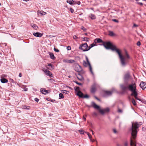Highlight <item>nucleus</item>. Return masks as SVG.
Wrapping results in <instances>:
<instances>
[{
	"label": "nucleus",
	"instance_id": "16",
	"mask_svg": "<svg viewBox=\"0 0 146 146\" xmlns=\"http://www.w3.org/2000/svg\"><path fill=\"white\" fill-rule=\"evenodd\" d=\"M112 94V92L106 91L104 92V95L106 96H111Z\"/></svg>",
	"mask_w": 146,
	"mask_h": 146
},
{
	"label": "nucleus",
	"instance_id": "26",
	"mask_svg": "<svg viewBox=\"0 0 146 146\" xmlns=\"http://www.w3.org/2000/svg\"><path fill=\"white\" fill-rule=\"evenodd\" d=\"M95 46V44L93 43L90 44L89 46H88V50H90L91 48Z\"/></svg>",
	"mask_w": 146,
	"mask_h": 146
},
{
	"label": "nucleus",
	"instance_id": "13",
	"mask_svg": "<svg viewBox=\"0 0 146 146\" xmlns=\"http://www.w3.org/2000/svg\"><path fill=\"white\" fill-rule=\"evenodd\" d=\"M44 72L45 73L46 75L50 77H52V73L51 72L47 70H45L44 71Z\"/></svg>",
	"mask_w": 146,
	"mask_h": 146
},
{
	"label": "nucleus",
	"instance_id": "39",
	"mask_svg": "<svg viewBox=\"0 0 146 146\" xmlns=\"http://www.w3.org/2000/svg\"><path fill=\"white\" fill-rule=\"evenodd\" d=\"M75 82L77 84L79 85H82V84L78 82L77 81H75Z\"/></svg>",
	"mask_w": 146,
	"mask_h": 146
},
{
	"label": "nucleus",
	"instance_id": "35",
	"mask_svg": "<svg viewBox=\"0 0 146 146\" xmlns=\"http://www.w3.org/2000/svg\"><path fill=\"white\" fill-rule=\"evenodd\" d=\"M48 82H53L54 81V79L52 78L48 79Z\"/></svg>",
	"mask_w": 146,
	"mask_h": 146
},
{
	"label": "nucleus",
	"instance_id": "50",
	"mask_svg": "<svg viewBox=\"0 0 146 146\" xmlns=\"http://www.w3.org/2000/svg\"><path fill=\"white\" fill-rule=\"evenodd\" d=\"M128 144L127 142H125L124 143V146H127Z\"/></svg>",
	"mask_w": 146,
	"mask_h": 146
},
{
	"label": "nucleus",
	"instance_id": "29",
	"mask_svg": "<svg viewBox=\"0 0 146 146\" xmlns=\"http://www.w3.org/2000/svg\"><path fill=\"white\" fill-rule=\"evenodd\" d=\"M132 102L135 106H136L137 104L135 100L133 98L132 99Z\"/></svg>",
	"mask_w": 146,
	"mask_h": 146
},
{
	"label": "nucleus",
	"instance_id": "44",
	"mask_svg": "<svg viewBox=\"0 0 146 146\" xmlns=\"http://www.w3.org/2000/svg\"><path fill=\"white\" fill-rule=\"evenodd\" d=\"M137 45L138 46H140L141 45L140 42L139 41H138L137 43Z\"/></svg>",
	"mask_w": 146,
	"mask_h": 146
},
{
	"label": "nucleus",
	"instance_id": "61",
	"mask_svg": "<svg viewBox=\"0 0 146 146\" xmlns=\"http://www.w3.org/2000/svg\"><path fill=\"white\" fill-rule=\"evenodd\" d=\"M23 0V1H26V2L28 1H29V0Z\"/></svg>",
	"mask_w": 146,
	"mask_h": 146
},
{
	"label": "nucleus",
	"instance_id": "52",
	"mask_svg": "<svg viewBox=\"0 0 146 146\" xmlns=\"http://www.w3.org/2000/svg\"><path fill=\"white\" fill-rule=\"evenodd\" d=\"M81 3L80 2V1H78L77 2V4L80 5Z\"/></svg>",
	"mask_w": 146,
	"mask_h": 146
},
{
	"label": "nucleus",
	"instance_id": "51",
	"mask_svg": "<svg viewBox=\"0 0 146 146\" xmlns=\"http://www.w3.org/2000/svg\"><path fill=\"white\" fill-rule=\"evenodd\" d=\"M89 138L90 139V140H91V139H92V136L90 135H89L88 136Z\"/></svg>",
	"mask_w": 146,
	"mask_h": 146
},
{
	"label": "nucleus",
	"instance_id": "53",
	"mask_svg": "<svg viewBox=\"0 0 146 146\" xmlns=\"http://www.w3.org/2000/svg\"><path fill=\"white\" fill-rule=\"evenodd\" d=\"M94 98H95L96 99V100H98V101H99L100 100L96 96H94Z\"/></svg>",
	"mask_w": 146,
	"mask_h": 146
},
{
	"label": "nucleus",
	"instance_id": "3",
	"mask_svg": "<svg viewBox=\"0 0 146 146\" xmlns=\"http://www.w3.org/2000/svg\"><path fill=\"white\" fill-rule=\"evenodd\" d=\"M120 87L122 90L124 91L127 89H128L131 91L137 90L136 86L135 83L130 84L128 86V84L127 85L121 84L120 85Z\"/></svg>",
	"mask_w": 146,
	"mask_h": 146
},
{
	"label": "nucleus",
	"instance_id": "22",
	"mask_svg": "<svg viewBox=\"0 0 146 146\" xmlns=\"http://www.w3.org/2000/svg\"><path fill=\"white\" fill-rule=\"evenodd\" d=\"M66 2L70 5H73V3L74 2V1L73 0H68L66 1Z\"/></svg>",
	"mask_w": 146,
	"mask_h": 146
},
{
	"label": "nucleus",
	"instance_id": "63",
	"mask_svg": "<svg viewBox=\"0 0 146 146\" xmlns=\"http://www.w3.org/2000/svg\"><path fill=\"white\" fill-rule=\"evenodd\" d=\"M91 131L92 132V134H93V135H94V132H93V130H91Z\"/></svg>",
	"mask_w": 146,
	"mask_h": 146
},
{
	"label": "nucleus",
	"instance_id": "8",
	"mask_svg": "<svg viewBox=\"0 0 146 146\" xmlns=\"http://www.w3.org/2000/svg\"><path fill=\"white\" fill-rule=\"evenodd\" d=\"M129 77L130 75L129 73H127L125 75L124 78V83L123 84L126 85L128 84V81L129 80Z\"/></svg>",
	"mask_w": 146,
	"mask_h": 146
},
{
	"label": "nucleus",
	"instance_id": "24",
	"mask_svg": "<svg viewBox=\"0 0 146 146\" xmlns=\"http://www.w3.org/2000/svg\"><path fill=\"white\" fill-rule=\"evenodd\" d=\"M96 40L97 42L98 43H103V42H104L103 41H102V40L100 38H96L95 39V41Z\"/></svg>",
	"mask_w": 146,
	"mask_h": 146
},
{
	"label": "nucleus",
	"instance_id": "32",
	"mask_svg": "<svg viewBox=\"0 0 146 146\" xmlns=\"http://www.w3.org/2000/svg\"><path fill=\"white\" fill-rule=\"evenodd\" d=\"M79 88H80L79 87L76 86L74 88V89L75 91L77 92H78V90H79Z\"/></svg>",
	"mask_w": 146,
	"mask_h": 146
},
{
	"label": "nucleus",
	"instance_id": "23",
	"mask_svg": "<svg viewBox=\"0 0 146 146\" xmlns=\"http://www.w3.org/2000/svg\"><path fill=\"white\" fill-rule=\"evenodd\" d=\"M89 17L92 20L94 19H96L95 16L92 14H91L89 15Z\"/></svg>",
	"mask_w": 146,
	"mask_h": 146
},
{
	"label": "nucleus",
	"instance_id": "46",
	"mask_svg": "<svg viewBox=\"0 0 146 146\" xmlns=\"http://www.w3.org/2000/svg\"><path fill=\"white\" fill-rule=\"evenodd\" d=\"M113 133H117V131L115 129H113Z\"/></svg>",
	"mask_w": 146,
	"mask_h": 146
},
{
	"label": "nucleus",
	"instance_id": "15",
	"mask_svg": "<svg viewBox=\"0 0 146 146\" xmlns=\"http://www.w3.org/2000/svg\"><path fill=\"white\" fill-rule=\"evenodd\" d=\"M40 91L42 94H46L48 93V91L45 90L44 88H41Z\"/></svg>",
	"mask_w": 146,
	"mask_h": 146
},
{
	"label": "nucleus",
	"instance_id": "56",
	"mask_svg": "<svg viewBox=\"0 0 146 146\" xmlns=\"http://www.w3.org/2000/svg\"><path fill=\"white\" fill-rule=\"evenodd\" d=\"M27 90H28V88H25V89H24V90L25 91H27Z\"/></svg>",
	"mask_w": 146,
	"mask_h": 146
},
{
	"label": "nucleus",
	"instance_id": "11",
	"mask_svg": "<svg viewBox=\"0 0 146 146\" xmlns=\"http://www.w3.org/2000/svg\"><path fill=\"white\" fill-rule=\"evenodd\" d=\"M139 86L141 88L144 90L146 88V83L142 81L141 82Z\"/></svg>",
	"mask_w": 146,
	"mask_h": 146
},
{
	"label": "nucleus",
	"instance_id": "64",
	"mask_svg": "<svg viewBox=\"0 0 146 146\" xmlns=\"http://www.w3.org/2000/svg\"><path fill=\"white\" fill-rule=\"evenodd\" d=\"M84 35H85L87 36V35H88V34H87V33H85V34H84Z\"/></svg>",
	"mask_w": 146,
	"mask_h": 146
},
{
	"label": "nucleus",
	"instance_id": "57",
	"mask_svg": "<svg viewBox=\"0 0 146 146\" xmlns=\"http://www.w3.org/2000/svg\"><path fill=\"white\" fill-rule=\"evenodd\" d=\"M87 134V135H88V136L89 135H90V133L88 132H86Z\"/></svg>",
	"mask_w": 146,
	"mask_h": 146
},
{
	"label": "nucleus",
	"instance_id": "9",
	"mask_svg": "<svg viewBox=\"0 0 146 146\" xmlns=\"http://www.w3.org/2000/svg\"><path fill=\"white\" fill-rule=\"evenodd\" d=\"M131 92H132V93L131 94V96H134L136 100H140V99L139 98L137 97L138 94L137 92V90H134Z\"/></svg>",
	"mask_w": 146,
	"mask_h": 146
},
{
	"label": "nucleus",
	"instance_id": "12",
	"mask_svg": "<svg viewBox=\"0 0 146 146\" xmlns=\"http://www.w3.org/2000/svg\"><path fill=\"white\" fill-rule=\"evenodd\" d=\"M96 86L95 84H94L92 86L91 89V92L92 93H94L96 91Z\"/></svg>",
	"mask_w": 146,
	"mask_h": 146
},
{
	"label": "nucleus",
	"instance_id": "5",
	"mask_svg": "<svg viewBox=\"0 0 146 146\" xmlns=\"http://www.w3.org/2000/svg\"><path fill=\"white\" fill-rule=\"evenodd\" d=\"M86 59L87 61V62L85 60L83 61V65L85 66L86 67L88 65L89 66V69L91 73L93 75H94V73L92 70V68L91 64L89 61L88 59L87 56H85Z\"/></svg>",
	"mask_w": 146,
	"mask_h": 146
},
{
	"label": "nucleus",
	"instance_id": "6",
	"mask_svg": "<svg viewBox=\"0 0 146 146\" xmlns=\"http://www.w3.org/2000/svg\"><path fill=\"white\" fill-rule=\"evenodd\" d=\"M79 48L84 52L88 51V46L86 43L81 44L80 45Z\"/></svg>",
	"mask_w": 146,
	"mask_h": 146
},
{
	"label": "nucleus",
	"instance_id": "40",
	"mask_svg": "<svg viewBox=\"0 0 146 146\" xmlns=\"http://www.w3.org/2000/svg\"><path fill=\"white\" fill-rule=\"evenodd\" d=\"M71 13H73L74 11L73 9H72L71 8H70L69 9Z\"/></svg>",
	"mask_w": 146,
	"mask_h": 146
},
{
	"label": "nucleus",
	"instance_id": "14",
	"mask_svg": "<svg viewBox=\"0 0 146 146\" xmlns=\"http://www.w3.org/2000/svg\"><path fill=\"white\" fill-rule=\"evenodd\" d=\"M33 35L35 36L40 37H41L42 35V34L38 32L34 33H33Z\"/></svg>",
	"mask_w": 146,
	"mask_h": 146
},
{
	"label": "nucleus",
	"instance_id": "59",
	"mask_svg": "<svg viewBox=\"0 0 146 146\" xmlns=\"http://www.w3.org/2000/svg\"><path fill=\"white\" fill-rule=\"evenodd\" d=\"M142 129L143 131H145V128H144L143 127L142 128Z\"/></svg>",
	"mask_w": 146,
	"mask_h": 146
},
{
	"label": "nucleus",
	"instance_id": "4",
	"mask_svg": "<svg viewBox=\"0 0 146 146\" xmlns=\"http://www.w3.org/2000/svg\"><path fill=\"white\" fill-rule=\"evenodd\" d=\"M91 106L95 109L98 110L99 112L102 115H104L105 113H108L110 111V109L108 108H107L103 109H100V107L96 104L94 102H91Z\"/></svg>",
	"mask_w": 146,
	"mask_h": 146
},
{
	"label": "nucleus",
	"instance_id": "31",
	"mask_svg": "<svg viewBox=\"0 0 146 146\" xmlns=\"http://www.w3.org/2000/svg\"><path fill=\"white\" fill-rule=\"evenodd\" d=\"M89 40V38L87 37H84L83 38V40L86 42L88 41Z\"/></svg>",
	"mask_w": 146,
	"mask_h": 146
},
{
	"label": "nucleus",
	"instance_id": "30",
	"mask_svg": "<svg viewBox=\"0 0 146 146\" xmlns=\"http://www.w3.org/2000/svg\"><path fill=\"white\" fill-rule=\"evenodd\" d=\"M47 68L50 70H51L52 68V65L51 64H48V66Z\"/></svg>",
	"mask_w": 146,
	"mask_h": 146
},
{
	"label": "nucleus",
	"instance_id": "20",
	"mask_svg": "<svg viewBox=\"0 0 146 146\" xmlns=\"http://www.w3.org/2000/svg\"><path fill=\"white\" fill-rule=\"evenodd\" d=\"M64 62L67 63H72L75 62L74 60H64Z\"/></svg>",
	"mask_w": 146,
	"mask_h": 146
},
{
	"label": "nucleus",
	"instance_id": "43",
	"mask_svg": "<svg viewBox=\"0 0 146 146\" xmlns=\"http://www.w3.org/2000/svg\"><path fill=\"white\" fill-rule=\"evenodd\" d=\"M119 113H122V110L119 109H118L117 111Z\"/></svg>",
	"mask_w": 146,
	"mask_h": 146
},
{
	"label": "nucleus",
	"instance_id": "34",
	"mask_svg": "<svg viewBox=\"0 0 146 146\" xmlns=\"http://www.w3.org/2000/svg\"><path fill=\"white\" fill-rule=\"evenodd\" d=\"M140 101H141V102H143V103H144V104H146V100H144V99H140Z\"/></svg>",
	"mask_w": 146,
	"mask_h": 146
},
{
	"label": "nucleus",
	"instance_id": "2",
	"mask_svg": "<svg viewBox=\"0 0 146 146\" xmlns=\"http://www.w3.org/2000/svg\"><path fill=\"white\" fill-rule=\"evenodd\" d=\"M141 125V122L139 123L137 122H132L131 127L129 129V131L131 132V135L130 139V146H136L135 139L137 132L139 130L138 128Z\"/></svg>",
	"mask_w": 146,
	"mask_h": 146
},
{
	"label": "nucleus",
	"instance_id": "36",
	"mask_svg": "<svg viewBox=\"0 0 146 146\" xmlns=\"http://www.w3.org/2000/svg\"><path fill=\"white\" fill-rule=\"evenodd\" d=\"M68 92H69L67 90H63L62 91V93L65 94H68Z\"/></svg>",
	"mask_w": 146,
	"mask_h": 146
},
{
	"label": "nucleus",
	"instance_id": "18",
	"mask_svg": "<svg viewBox=\"0 0 146 146\" xmlns=\"http://www.w3.org/2000/svg\"><path fill=\"white\" fill-rule=\"evenodd\" d=\"M1 81L2 83H5L7 82L8 81L6 79L1 77Z\"/></svg>",
	"mask_w": 146,
	"mask_h": 146
},
{
	"label": "nucleus",
	"instance_id": "47",
	"mask_svg": "<svg viewBox=\"0 0 146 146\" xmlns=\"http://www.w3.org/2000/svg\"><path fill=\"white\" fill-rule=\"evenodd\" d=\"M35 100L36 102H38L39 100L38 99V98H35Z\"/></svg>",
	"mask_w": 146,
	"mask_h": 146
},
{
	"label": "nucleus",
	"instance_id": "60",
	"mask_svg": "<svg viewBox=\"0 0 146 146\" xmlns=\"http://www.w3.org/2000/svg\"><path fill=\"white\" fill-rule=\"evenodd\" d=\"M73 4H75H75H77V2L74 1V3Z\"/></svg>",
	"mask_w": 146,
	"mask_h": 146
},
{
	"label": "nucleus",
	"instance_id": "1",
	"mask_svg": "<svg viewBox=\"0 0 146 146\" xmlns=\"http://www.w3.org/2000/svg\"><path fill=\"white\" fill-rule=\"evenodd\" d=\"M103 45L107 49H110L112 51H115L118 54L120 60L121 65L123 67L125 66L128 63V60L130 57L126 51H125V57L121 54L120 50L116 48L115 46L113 45L110 41L103 42Z\"/></svg>",
	"mask_w": 146,
	"mask_h": 146
},
{
	"label": "nucleus",
	"instance_id": "37",
	"mask_svg": "<svg viewBox=\"0 0 146 146\" xmlns=\"http://www.w3.org/2000/svg\"><path fill=\"white\" fill-rule=\"evenodd\" d=\"M54 50L56 52H59V50L58 49L56 48L55 47L54 48Z\"/></svg>",
	"mask_w": 146,
	"mask_h": 146
},
{
	"label": "nucleus",
	"instance_id": "28",
	"mask_svg": "<svg viewBox=\"0 0 146 146\" xmlns=\"http://www.w3.org/2000/svg\"><path fill=\"white\" fill-rule=\"evenodd\" d=\"M59 99H60L61 98H64V96L62 93H60L59 94Z\"/></svg>",
	"mask_w": 146,
	"mask_h": 146
},
{
	"label": "nucleus",
	"instance_id": "21",
	"mask_svg": "<svg viewBox=\"0 0 146 146\" xmlns=\"http://www.w3.org/2000/svg\"><path fill=\"white\" fill-rule=\"evenodd\" d=\"M31 26L35 30H37L38 28V26L36 24H31Z\"/></svg>",
	"mask_w": 146,
	"mask_h": 146
},
{
	"label": "nucleus",
	"instance_id": "25",
	"mask_svg": "<svg viewBox=\"0 0 146 146\" xmlns=\"http://www.w3.org/2000/svg\"><path fill=\"white\" fill-rule=\"evenodd\" d=\"M23 109L29 110L30 109V107L28 106L23 105L22 106Z\"/></svg>",
	"mask_w": 146,
	"mask_h": 146
},
{
	"label": "nucleus",
	"instance_id": "48",
	"mask_svg": "<svg viewBox=\"0 0 146 146\" xmlns=\"http://www.w3.org/2000/svg\"><path fill=\"white\" fill-rule=\"evenodd\" d=\"M73 38L74 39H76L77 38H78V37L76 36V35H74L73 36Z\"/></svg>",
	"mask_w": 146,
	"mask_h": 146
},
{
	"label": "nucleus",
	"instance_id": "54",
	"mask_svg": "<svg viewBox=\"0 0 146 146\" xmlns=\"http://www.w3.org/2000/svg\"><path fill=\"white\" fill-rule=\"evenodd\" d=\"M138 26L137 25L135 24H133V27H137Z\"/></svg>",
	"mask_w": 146,
	"mask_h": 146
},
{
	"label": "nucleus",
	"instance_id": "58",
	"mask_svg": "<svg viewBox=\"0 0 146 146\" xmlns=\"http://www.w3.org/2000/svg\"><path fill=\"white\" fill-rule=\"evenodd\" d=\"M95 140H94V139H91V141H92V142H94V141H95Z\"/></svg>",
	"mask_w": 146,
	"mask_h": 146
},
{
	"label": "nucleus",
	"instance_id": "42",
	"mask_svg": "<svg viewBox=\"0 0 146 146\" xmlns=\"http://www.w3.org/2000/svg\"><path fill=\"white\" fill-rule=\"evenodd\" d=\"M81 29L84 31H86V29L85 28H84V27L83 26H82V27Z\"/></svg>",
	"mask_w": 146,
	"mask_h": 146
},
{
	"label": "nucleus",
	"instance_id": "45",
	"mask_svg": "<svg viewBox=\"0 0 146 146\" xmlns=\"http://www.w3.org/2000/svg\"><path fill=\"white\" fill-rule=\"evenodd\" d=\"M67 49L68 50H70L71 49V47L69 46H68L67 47Z\"/></svg>",
	"mask_w": 146,
	"mask_h": 146
},
{
	"label": "nucleus",
	"instance_id": "10",
	"mask_svg": "<svg viewBox=\"0 0 146 146\" xmlns=\"http://www.w3.org/2000/svg\"><path fill=\"white\" fill-rule=\"evenodd\" d=\"M75 69L76 71L78 72H80L82 70L81 66L78 64L76 65Z\"/></svg>",
	"mask_w": 146,
	"mask_h": 146
},
{
	"label": "nucleus",
	"instance_id": "19",
	"mask_svg": "<svg viewBox=\"0 0 146 146\" xmlns=\"http://www.w3.org/2000/svg\"><path fill=\"white\" fill-rule=\"evenodd\" d=\"M50 57L52 59H54L56 58V57L54 56L53 53L52 52H49V53Z\"/></svg>",
	"mask_w": 146,
	"mask_h": 146
},
{
	"label": "nucleus",
	"instance_id": "41",
	"mask_svg": "<svg viewBox=\"0 0 146 146\" xmlns=\"http://www.w3.org/2000/svg\"><path fill=\"white\" fill-rule=\"evenodd\" d=\"M93 115L95 116H97L98 115L97 113L95 112H94L93 113Z\"/></svg>",
	"mask_w": 146,
	"mask_h": 146
},
{
	"label": "nucleus",
	"instance_id": "62",
	"mask_svg": "<svg viewBox=\"0 0 146 146\" xmlns=\"http://www.w3.org/2000/svg\"><path fill=\"white\" fill-rule=\"evenodd\" d=\"M83 118L84 120L85 121L86 120V118L83 116Z\"/></svg>",
	"mask_w": 146,
	"mask_h": 146
},
{
	"label": "nucleus",
	"instance_id": "27",
	"mask_svg": "<svg viewBox=\"0 0 146 146\" xmlns=\"http://www.w3.org/2000/svg\"><path fill=\"white\" fill-rule=\"evenodd\" d=\"M109 35L110 36H112L115 35V34L113 31H110L109 32Z\"/></svg>",
	"mask_w": 146,
	"mask_h": 146
},
{
	"label": "nucleus",
	"instance_id": "55",
	"mask_svg": "<svg viewBox=\"0 0 146 146\" xmlns=\"http://www.w3.org/2000/svg\"><path fill=\"white\" fill-rule=\"evenodd\" d=\"M19 77H21L22 76V74H21V73H20L19 74Z\"/></svg>",
	"mask_w": 146,
	"mask_h": 146
},
{
	"label": "nucleus",
	"instance_id": "33",
	"mask_svg": "<svg viewBox=\"0 0 146 146\" xmlns=\"http://www.w3.org/2000/svg\"><path fill=\"white\" fill-rule=\"evenodd\" d=\"M78 132L80 133L81 134H84V131L83 130H79L78 131Z\"/></svg>",
	"mask_w": 146,
	"mask_h": 146
},
{
	"label": "nucleus",
	"instance_id": "38",
	"mask_svg": "<svg viewBox=\"0 0 146 146\" xmlns=\"http://www.w3.org/2000/svg\"><path fill=\"white\" fill-rule=\"evenodd\" d=\"M112 21L114 22L118 23L119 22V21L118 20L115 19H112Z\"/></svg>",
	"mask_w": 146,
	"mask_h": 146
},
{
	"label": "nucleus",
	"instance_id": "7",
	"mask_svg": "<svg viewBox=\"0 0 146 146\" xmlns=\"http://www.w3.org/2000/svg\"><path fill=\"white\" fill-rule=\"evenodd\" d=\"M77 95L79 97L82 98H88L89 97V96L87 94H86L84 96L83 93L80 91L77 92Z\"/></svg>",
	"mask_w": 146,
	"mask_h": 146
},
{
	"label": "nucleus",
	"instance_id": "49",
	"mask_svg": "<svg viewBox=\"0 0 146 146\" xmlns=\"http://www.w3.org/2000/svg\"><path fill=\"white\" fill-rule=\"evenodd\" d=\"M137 3L138 4H139L141 5H143V3H141V2H138Z\"/></svg>",
	"mask_w": 146,
	"mask_h": 146
},
{
	"label": "nucleus",
	"instance_id": "17",
	"mask_svg": "<svg viewBox=\"0 0 146 146\" xmlns=\"http://www.w3.org/2000/svg\"><path fill=\"white\" fill-rule=\"evenodd\" d=\"M37 14L38 15L40 14L41 15H46V13L42 11H37Z\"/></svg>",
	"mask_w": 146,
	"mask_h": 146
}]
</instances>
